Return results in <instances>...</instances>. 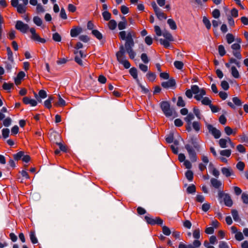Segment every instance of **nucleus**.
Returning <instances> with one entry per match:
<instances>
[{"instance_id": "obj_1", "label": "nucleus", "mask_w": 248, "mask_h": 248, "mask_svg": "<svg viewBox=\"0 0 248 248\" xmlns=\"http://www.w3.org/2000/svg\"><path fill=\"white\" fill-rule=\"evenodd\" d=\"M119 36L120 39L125 41L124 46L125 52H126L128 54L130 59H133L136 56V53L133 49L135 44L133 37H135V32L130 31L126 33L125 31H121L119 33Z\"/></svg>"}, {"instance_id": "obj_2", "label": "nucleus", "mask_w": 248, "mask_h": 248, "mask_svg": "<svg viewBox=\"0 0 248 248\" xmlns=\"http://www.w3.org/2000/svg\"><path fill=\"white\" fill-rule=\"evenodd\" d=\"M189 142L191 143V145L189 144H186L185 148L188 153L189 157L190 160L193 162H195L197 161V156L193 148L199 151L200 148V146L197 141V139L194 137H191L190 138V139L189 140Z\"/></svg>"}, {"instance_id": "obj_3", "label": "nucleus", "mask_w": 248, "mask_h": 248, "mask_svg": "<svg viewBox=\"0 0 248 248\" xmlns=\"http://www.w3.org/2000/svg\"><path fill=\"white\" fill-rule=\"evenodd\" d=\"M119 49V51H118L116 54L117 61L120 63L123 64L124 66L126 69H128L130 67V63L127 60L125 59V50L124 49V46L121 45L120 46Z\"/></svg>"}, {"instance_id": "obj_4", "label": "nucleus", "mask_w": 248, "mask_h": 248, "mask_svg": "<svg viewBox=\"0 0 248 248\" xmlns=\"http://www.w3.org/2000/svg\"><path fill=\"white\" fill-rule=\"evenodd\" d=\"M160 107L166 117H170L173 115V110L170 108L169 102L165 101L161 102Z\"/></svg>"}, {"instance_id": "obj_5", "label": "nucleus", "mask_w": 248, "mask_h": 248, "mask_svg": "<svg viewBox=\"0 0 248 248\" xmlns=\"http://www.w3.org/2000/svg\"><path fill=\"white\" fill-rule=\"evenodd\" d=\"M218 196L219 198H223L224 204L228 206L231 207L232 205V201L229 194L225 193L221 190L218 191Z\"/></svg>"}, {"instance_id": "obj_6", "label": "nucleus", "mask_w": 248, "mask_h": 248, "mask_svg": "<svg viewBox=\"0 0 248 248\" xmlns=\"http://www.w3.org/2000/svg\"><path fill=\"white\" fill-rule=\"evenodd\" d=\"M205 125L209 132L211 133L215 139H218L220 137L221 132L219 130L213 127L212 124H208L206 122L205 123Z\"/></svg>"}, {"instance_id": "obj_7", "label": "nucleus", "mask_w": 248, "mask_h": 248, "mask_svg": "<svg viewBox=\"0 0 248 248\" xmlns=\"http://www.w3.org/2000/svg\"><path fill=\"white\" fill-rule=\"evenodd\" d=\"M144 219L148 224L151 225L157 224L162 226L163 223V220L159 217H156L155 218H153L146 216L144 217Z\"/></svg>"}, {"instance_id": "obj_8", "label": "nucleus", "mask_w": 248, "mask_h": 248, "mask_svg": "<svg viewBox=\"0 0 248 248\" xmlns=\"http://www.w3.org/2000/svg\"><path fill=\"white\" fill-rule=\"evenodd\" d=\"M11 5L14 7L17 8V11L20 14H24L26 11V7L22 4H18V0H12Z\"/></svg>"}, {"instance_id": "obj_9", "label": "nucleus", "mask_w": 248, "mask_h": 248, "mask_svg": "<svg viewBox=\"0 0 248 248\" xmlns=\"http://www.w3.org/2000/svg\"><path fill=\"white\" fill-rule=\"evenodd\" d=\"M30 31L31 34V38L35 41H37L41 43H45L46 40L42 38H41L40 36L36 33L35 29L33 28H31L30 29Z\"/></svg>"}, {"instance_id": "obj_10", "label": "nucleus", "mask_w": 248, "mask_h": 248, "mask_svg": "<svg viewBox=\"0 0 248 248\" xmlns=\"http://www.w3.org/2000/svg\"><path fill=\"white\" fill-rule=\"evenodd\" d=\"M16 28L21 32L25 33L29 29V26L28 24L24 23L21 21H17L16 24Z\"/></svg>"}, {"instance_id": "obj_11", "label": "nucleus", "mask_w": 248, "mask_h": 248, "mask_svg": "<svg viewBox=\"0 0 248 248\" xmlns=\"http://www.w3.org/2000/svg\"><path fill=\"white\" fill-rule=\"evenodd\" d=\"M176 82L175 79L171 78L167 81H164L161 83V86L164 88L173 87L175 86Z\"/></svg>"}, {"instance_id": "obj_12", "label": "nucleus", "mask_w": 248, "mask_h": 248, "mask_svg": "<svg viewBox=\"0 0 248 248\" xmlns=\"http://www.w3.org/2000/svg\"><path fill=\"white\" fill-rule=\"evenodd\" d=\"M82 29L80 27H76L71 29L70 31V35L72 37H75L81 33Z\"/></svg>"}, {"instance_id": "obj_13", "label": "nucleus", "mask_w": 248, "mask_h": 248, "mask_svg": "<svg viewBox=\"0 0 248 248\" xmlns=\"http://www.w3.org/2000/svg\"><path fill=\"white\" fill-rule=\"evenodd\" d=\"M221 170L222 174L227 177L233 175V171L231 168L223 167Z\"/></svg>"}, {"instance_id": "obj_14", "label": "nucleus", "mask_w": 248, "mask_h": 248, "mask_svg": "<svg viewBox=\"0 0 248 248\" xmlns=\"http://www.w3.org/2000/svg\"><path fill=\"white\" fill-rule=\"evenodd\" d=\"M25 76V74L23 71H20L17 74L16 78L15 79V82L16 85H18L21 83V79Z\"/></svg>"}, {"instance_id": "obj_15", "label": "nucleus", "mask_w": 248, "mask_h": 248, "mask_svg": "<svg viewBox=\"0 0 248 248\" xmlns=\"http://www.w3.org/2000/svg\"><path fill=\"white\" fill-rule=\"evenodd\" d=\"M210 181L212 186L216 188H219L222 185L221 182L216 178H211Z\"/></svg>"}, {"instance_id": "obj_16", "label": "nucleus", "mask_w": 248, "mask_h": 248, "mask_svg": "<svg viewBox=\"0 0 248 248\" xmlns=\"http://www.w3.org/2000/svg\"><path fill=\"white\" fill-rule=\"evenodd\" d=\"M129 73L133 78L136 79L137 82L140 81L138 78L137 69L135 67H132L129 70Z\"/></svg>"}, {"instance_id": "obj_17", "label": "nucleus", "mask_w": 248, "mask_h": 248, "mask_svg": "<svg viewBox=\"0 0 248 248\" xmlns=\"http://www.w3.org/2000/svg\"><path fill=\"white\" fill-rule=\"evenodd\" d=\"M155 14L159 20H162V19H166L167 17L166 15L164 13L162 12L160 9L157 12H155Z\"/></svg>"}, {"instance_id": "obj_18", "label": "nucleus", "mask_w": 248, "mask_h": 248, "mask_svg": "<svg viewBox=\"0 0 248 248\" xmlns=\"http://www.w3.org/2000/svg\"><path fill=\"white\" fill-rule=\"evenodd\" d=\"M231 74L232 76L236 78H238L240 77V75L238 70L234 66H232L231 67Z\"/></svg>"}, {"instance_id": "obj_19", "label": "nucleus", "mask_w": 248, "mask_h": 248, "mask_svg": "<svg viewBox=\"0 0 248 248\" xmlns=\"http://www.w3.org/2000/svg\"><path fill=\"white\" fill-rule=\"evenodd\" d=\"M162 35L166 39V40L169 41H173V38L172 35L168 31H163Z\"/></svg>"}, {"instance_id": "obj_20", "label": "nucleus", "mask_w": 248, "mask_h": 248, "mask_svg": "<svg viewBox=\"0 0 248 248\" xmlns=\"http://www.w3.org/2000/svg\"><path fill=\"white\" fill-rule=\"evenodd\" d=\"M14 87V84L13 83H6L4 82L2 88L4 90L8 91V92H9L10 90L13 88Z\"/></svg>"}, {"instance_id": "obj_21", "label": "nucleus", "mask_w": 248, "mask_h": 248, "mask_svg": "<svg viewBox=\"0 0 248 248\" xmlns=\"http://www.w3.org/2000/svg\"><path fill=\"white\" fill-rule=\"evenodd\" d=\"M7 55H8V59L11 63L14 62V59L13 57V52L11 50L10 47H7L6 48Z\"/></svg>"}, {"instance_id": "obj_22", "label": "nucleus", "mask_w": 248, "mask_h": 248, "mask_svg": "<svg viewBox=\"0 0 248 248\" xmlns=\"http://www.w3.org/2000/svg\"><path fill=\"white\" fill-rule=\"evenodd\" d=\"M168 24L169 25L170 28L172 30H176L177 28L176 24L175 21L171 18H170L167 21Z\"/></svg>"}, {"instance_id": "obj_23", "label": "nucleus", "mask_w": 248, "mask_h": 248, "mask_svg": "<svg viewBox=\"0 0 248 248\" xmlns=\"http://www.w3.org/2000/svg\"><path fill=\"white\" fill-rule=\"evenodd\" d=\"M92 33L99 40L103 38L102 34L97 30H93Z\"/></svg>"}, {"instance_id": "obj_24", "label": "nucleus", "mask_w": 248, "mask_h": 248, "mask_svg": "<svg viewBox=\"0 0 248 248\" xmlns=\"http://www.w3.org/2000/svg\"><path fill=\"white\" fill-rule=\"evenodd\" d=\"M232 215L233 219L235 221H239L240 220V218L239 217L238 212L236 210L232 209Z\"/></svg>"}, {"instance_id": "obj_25", "label": "nucleus", "mask_w": 248, "mask_h": 248, "mask_svg": "<svg viewBox=\"0 0 248 248\" xmlns=\"http://www.w3.org/2000/svg\"><path fill=\"white\" fill-rule=\"evenodd\" d=\"M24 152L23 151H20L17 154H14L13 155L14 159L17 161L22 159L23 156H24Z\"/></svg>"}, {"instance_id": "obj_26", "label": "nucleus", "mask_w": 248, "mask_h": 248, "mask_svg": "<svg viewBox=\"0 0 248 248\" xmlns=\"http://www.w3.org/2000/svg\"><path fill=\"white\" fill-rule=\"evenodd\" d=\"M196 186L194 185H190L186 189V192L188 194H194L196 192Z\"/></svg>"}, {"instance_id": "obj_27", "label": "nucleus", "mask_w": 248, "mask_h": 248, "mask_svg": "<svg viewBox=\"0 0 248 248\" xmlns=\"http://www.w3.org/2000/svg\"><path fill=\"white\" fill-rule=\"evenodd\" d=\"M30 237L31 242L33 244H36L38 242L37 239L35 236L34 231H31L30 234Z\"/></svg>"}, {"instance_id": "obj_28", "label": "nucleus", "mask_w": 248, "mask_h": 248, "mask_svg": "<svg viewBox=\"0 0 248 248\" xmlns=\"http://www.w3.org/2000/svg\"><path fill=\"white\" fill-rule=\"evenodd\" d=\"M226 37L227 42L229 44H231L235 40L234 36L232 33H228Z\"/></svg>"}, {"instance_id": "obj_29", "label": "nucleus", "mask_w": 248, "mask_h": 248, "mask_svg": "<svg viewBox=\"0 0 248 248\" xmlns=\"http://www.w3.org/2000/svg\"><path fill=\"white\" fill-rule=\"evenodd\" d=\"M194 118V114L192 113L187 114L186 117L184 118L185 121L187 124L191 123V121Z\"/></svg>"}, {"instance_id": "obj_30", "label": "nucleus", "mask_w": 248, "mask_h": 248, "mask_svg": "<svg viewBox=\"0 0 248 248\" xmlns=\"http://www.w3.org/2000/svg\"><path fill=\"white\" fill-rule=\"evenodd\" d=\"M109 28L111 30H114L117 26V23L114 20H110L108 23Z\"/></svg>"}, {"instance_id": "obj_31", "label": "nucleus", "mask_w": 248, "mask_h": 248, "mask_svg": "<svg viewBox=\"0 0 248 248\" xmlns=\"http://www.w3.org/2000/svg\"><path fill=\"white\" fill-rule=\"evenodd\" d=\"M228 141L227 138L225 139H220L219 140V146L223 148H225L227 147V142Z\"/></svg>"}, {"instance_id": "obj_32", "label": "nucleus", "mask_w": 248, "mask_h": 248, "mask_svg": "<svg viewBox=\"0 0 248 248\" xmlns=\"http://www.w3.org/2000/svg\"><path fill=\"white\" fill-rule=\"evenodd\" d=\"M220 154L222 156L229 157L231 155V150L229 149L221 150L220 152Z\"/></svg>"}, {"instance_id": "obj_33", "label": "nucleus", "mask_w": 248, "mask_h": 248, "mask_svg": "<svg viewBox=\"0 0 248 248\" xmlns=\"http://www.w3.org/2000/svg\"><path fill=\"white\" fill-rule=\"evenodd\" d=\"M103 17L105 20L108 21L111 18V14L107 11H104L102 13Z\"/></svg>"}, {"instance_id": "obj_34", "label": "nucleus", "mask_w": 248, "mask_h": 248, "mask_svg": "<svg viewBox=\"0 0 248 248\" xmlns=\"http://www.w3.org/2000/svg\"><path fill=\"white\" fill-rule=\"evenodd\" d=\"M186 177L189 181H192L193 178V173L191 170H187L186 172Z\"/></svg>"}, {"instance_id": "obj_35", "label": "nucleus", "mask_w": 248, "mask_h": 248, "mask_svg": "<svg viewBox=\"0 0 248 248\" xmlns=\"http://www.w3.org/2000/svg\"><path fill=\"white\" fill-rule=\"evenodd\" d=\"M218 52L220 56H223L226 54V51L223 45H219L218 47Z\"/></svg>"}, {"instance_id": "obj_36", "label": "nucleus", "mask_w": 248, "mask_h": 248, "mask_svg": "<svg viewBox=\"0 0 248 248\" xmlns=\"http://www.w3.org/2000/svg\"><path fill=\"white\" fill-rule=\"evenodd\" d=\"M33 22L37 26H40L42 24V20L39 16H34L33 19Z\"/></svg>"}, {"instance_id": "obj_37", "label": "nucleus", "mask_w": 248, "mask_h": 248, "mask_svg": "<svg viewBox=\"0 0 248 248\" xmlns=\"http://www.w3.org/2000/svg\"><path fill=\"white\" fill-rule=\"evenodd\" d=\"M203 22L205 26H206V28L209 30L211 28V23L210 21L208 20V19L205 16H204L203 17Z\"/></svg>"}, {"instance_id": "obj_38", "label": "nucleus", "mask_w": 248, "mask_h": 248, "mask_svg": "<svg viewBox=\"0 0 248 248\" xmlns=\"http://www.w3.org/2000/svg\"><path fill=\"white\" fill-rule=\"evenodd\" d=\"M202 103L204 105H209V107L211 104V101L207 97H205L202 100Z\"/></svg>"}, {"instance_id": "obj_39", "label": "nucleus", "mask_w": 248, "mask_h": 248, "mask_svg": "<svg viewBox=\"0 0 248 248\" xmlns=\"http://www.w3.org/2000/svg\"><path fill=\"white\" fill-rule=\"evenodd\" d=\"M177 105L178 107H183L185 106V105H186L185 102L183 100L182 96L178 97Z\"/></svg>"}, {"instance_id": "obj_40", "label": "nucleus", "mask_w": 248, "mask_h": 248, "mask_svg": "<svg viewBox=\"0 0 248 248\" xmlns=\"http://www.w3.org/2000/svg\"><path fill=\"white\" fill-rule=\"evenodd\" d=\"M232 100L233 103L237 106H241L242 105L241 100L237 97H233Z\"/></svg>"}, {"instance_id": "obj_41", "label": "nucleus", "mask_w": 248, "mask_h": 248, "mask_svg": "<svg viewBox=\"0 0 248 248\" xmlns=\"http://www.w3.org/2000/svg\"><path fill=\"white\" fill-rule=\"evenodd\" d=\"M127 25V21H120L118 25V29L122 30L126 28Z\"/></svg>"}, {"instance_id": "obj_42", "label": "nucleus", "mask_w": 248, "mask_h": 248, "mask_svg": "<svg viewBox=\"0 0 248 248\" xmlns=\"http://www.w3.org/2000/svg\"><path fill=\"white\" fill-rule=\"evenodd\" d=\"M175 67L178 69H182L184 66V63L181 61H175L174 62Z\"/></svg>"}, {"instance_id": "obj_43", "label": "nucleus", "mask_w": 248, "mask_h": 248, "mask_svg": "<svg viewBox=\"0 0 248 248\" xmlns=\"http://www.w3.org/2000/svg\"><path fill=\"white\" fill-rule=\"evenodd\" d=\"M10 130L8 128H3L2 130V135L4 139H6L9 137Z\"/></svg>"}, {"instance_id": "obj_44", "label": "nucleus", "mask_w": 248, "mask_h": 248, "mask_svg": "<svg viewBox=\"0 0 248 248\" xmlns=\"http://www.w3.org/2000/svg\"><path fill=\"white\" fill-rule=\"evenodd\" d=\"M52 39L56 42H60L62 38L61 35L58 32H55L53 34Z\"/></svg>"}, {"instance_id": "obj_45", "label": "nucleus", "mask_w": 248, "mask_h": 248, "mask_svg": "<svg viewBox=\"0 0 248 248\" xmlns=\"http://www.w3.org/2000/svg\"><path fill=\"white\" fill-rule=\"evenodd\" d=\"M193 236L194 238L197 239L200 238V230L199 229H197L193 231Z\"/></svg>"}, {"instance_id": "obj_46", "label": "nucleus", "mask_w": 248, "mask_h": 248, "mask_svg": "<svg viewBox=\"0 0 248 248\" xmlns=\"http://www.w3.org/2000/svg\"><path fill=\"white\" fill-rule=\"evenodd\" d=\"M149 80L153 81L156 78V75L154 73L149 72L146 75Z\"/></svg>"}, {"instance_id": "obj_47", "label": "nucleus", "mask_w": 248, "mask_h": 248, "mask_svg": "<svg viewBox=\"0 0 248 248\" xmlns=\"http://www.w3.org/2000/svg\"><path fill=\"white\" fill-rule=\"evenodd\" d=\"M191 90L194 94H197L200 92V88L197 85H194L191 87Z\"/></svg>"}, {"instance_id": "obj_48", "label": "nucleus", "mask_w": 248, "mask_h": 248, "mask_svg": "<svg viewBox=\"0 0 248 248\" xmlns=\"http://www.w3.org/2000/svg\"><path fill=\"white\" fill-rule=\"evenodd\" d=\"M193 112L198 119L200 120L201 119V112L199 108L194 107L193 108Z\"/></svg>"}, {"instance_id": "obj_49", "label": "nucleus", "mask_w": 248, "mask_h": 248, "mask_svg": "<svg viewBox=\"0 0 248 248\" xmlns=\"http://www.w3.org/2000/svg\"><path fill=\"white\" fill-rule=\"evenodd\" d=\"M169 41L163 39H160L159 42L160 44L164 46L165 47L168 48L170 46Z\"/></svg>"}, {"instance_id": "obj_50", "label": "nucleus", "mask_w": 248, "mask_h": 248, "mask_svg": "<svg viewBox=\"0 0 248 248\" xmlns=\"http://www.w3.org/2000/svg\"><path fill=\"white\" fill-rule=\"evenodd\" d=\"M162 232L166 235H169L171 233L170 229L166 226L162 227Z\"/></svg>"}, {"instance_id": "obj_51", "label": "nucleus", "mask_w": 248, "mask_h": 248, "mask_svg": "<svg viewBox=\"0 0 248 248\" xmlns=\"http://www.w3.org/2000/svg\"><path fill=\"white\" fill-rule=\"evenodd\" d=\"M193 128L197 132L199 131L200 130V124L199 122L194 121L192 123Z\"/></svg>"}, {"instance_id": "obj_52", "label": "nucleus", "mask_w": 248, "mask_h": 248, "mask_svg": "<svg viewBox=\"0 0 248 248\" xmlns=\"http://www.w3.org/2000/svg\"><path fill=\"white\" fill-rule=\"evenodd\" d=\"M241 199L244 203L248 204V194L246 193H243L241 196Z\"/></svg>"}, {"instance_id": "obj_53", "label": "nucleus", "mask_w": 248, "mask_h": 248, "mask_svg": "<svg viewBox=\"0 0 248 248\" xmlns=\"http://www.w3.org/2000/svg\"><path fill=\"white\" fill-rule=\"evenodd\" d=\"M235 238L238 241H241L244 239L242 233L240 232H236L235 235Z\"/></svg>"}, {"instance_id": "obj_54", "label": "nucleus", "mask_w": 248, "mask_h": 248, "mask_svg": "<svg viewBox=\"0 0 248 248\" xmlns=\"http://www.w3.org/2000/svg\"><path fill=\"white\" fill-rule=\"evenodd\" d=\"M59 101L57 102V103L56 104V105L57 106H61V107L64 106L66 104L65 101L62 98H61V97L60 96V95H59Z\"/></svg>"}, {"instance_id": "obj_55", "label": "nucleus", "mask_w": 248, "mask_h": 248, "mask_svg": "<svg viewBox=\"0 0 248 248\" xmlns=\"http://www.w3.org/2000/svg\"><path fill=\"white\" fill-rule=\"evenodd\" d=\"M141 59L145 63H147L149 62V60L146 53H142L141 55Z\"/></svg>"}, {"instance_id": "obj_56", "label": "nucleus", "mask_w": 248, "mask_h": 248, "mask_svg": "<svg viewBox=\"0 0 248 248\" xmlns=\"http://www.w3.org/2000/svg\"><path fill=\"white\" fill-rule=\"evenodd\" d=\"M11 119L9 117H8L3 120V124L5 126L8 127L11 124Z\"/></svg>"}, {"instance_id": "obj_57", "label": "nucleus", "mask_w": 248, "mask_h": 248, "mask_svg": "<svg viewBox=\"0 0 248 248\" xmlns=\"http://www.w3.org/2000/svg\"><path fill=\"white\" fill-rule=\"evenodd\" d=\"M232 54L234 57H235L237 59L239 60H241L242 59V55L241 54L240 50L236 51H232Z\"/></svg>"}, {"instance_id": "obj_58", "label": "nucleus", "mask_w": 248, "mask_h": 248, "mask_svg": "<svg viewBox=\"0 0 248 248\" xmlns=\"http://www.w3.org/2000/svg\"><path fill=\"white\" fill-rule=\"evenodd\" d=\"M236 149L241 153H245L246 152V148L242 144H239L237 145Z\"/></svg>"}, {"instance_id": "obj_59", "label": "nucleus", "mask_w": 248, "mask_h": 248, "mask_svg": "<svg viewBox=\"0 0 248 248\" xmlns=\"http://www.w3.org/2000/svg\"><path fill=\"white\" fill-rule=\"evenodd\" d=\"M221 86L224 90H227L229 88V85L225 80H223L221 82Z\"/></svg>"}, {"instance_id": "obj_60", "label": "nucleus", "mask_w": 248, "mask_h": 248, "mask_svg": "<svg viewBox=\"0 0 248 248\" xmlns=\"http://www.w3.org/2000/svg\"><path fill=\"white\" fill-rule=\"evenodd\" d=\"M245 164L244 162L240 161L236 165V168L242 171L245 168Z\"/></svg>"}, {"instance_id": "obj_61", "label": "nucleus", "mask_w": 248, "mask_h": 248, "mask_svg": "<svg viewBox=\"0 0 248 248\" xmlns=\"http://www.w3.org/2000/svg\"><path fill=\"white\" fill-rule=\"evenodd\" d=\"M79 39L80 41L85 43L88 42L90 40L89 37L86 35H82L79 36Z\"/></svg>"}, {"instance_id": "obj_62", "label": "nucleus", "mask_w": 248, "mask_h": 248, "mask_svg": "<svg viewBox=\"0 0 248 248\" xmlns=\"http://www.w3.org/2000/svg\"><path fill=\"white\" fill-rule=\"evenodd\" d=\"M38 95L39 96L40 98H45L47 96V94L45 91L41 90L39 92Z\"/></svg>"}, {"instance_id": "obj_63", "label": "nucleus", "mask_w": 248, "mask_h": 248, "mask_svg": "<svg viewBox=\"0 0 248 248\" xmlns=\"http://www.w3.org/2000/svg\"><path fill=\"white\" fill-rule=\"evenodd\" d=\"M210 108H211V111L213 113L217 112L218 111H219L220 110V109H221L220 108H219L217 106H214L212 104L210 105Z\"/></svg>"}, {"instance_id": "obj_64", "label": "nucleus", "mask_w": 248, "mask_h": 248, "mask_svg": "<svg viewBox=\"0 0 248 248\" xmlns=\"http://www.w3.org/2000/svg\"><path fill=\"white\" fill-rule=\"evenodd\" d=\"M219 248H229L227 243L224 241H220L218 246Z\"/></svg>"}]
</instances>
